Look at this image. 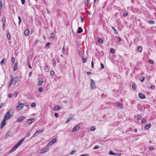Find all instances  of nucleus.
<instances>
[{"label": "nucleus", "mask_w": 156, "mask_h": 156, "mask_svg": "<svg viewBox=\"0 0 156 156\" xmlns=\"http://www.w3.org/2000/svg\"><path fill=\"white\" fill-rule=\"evenodd\" d=\"M15 58L14 57H12L11 58V62L12 63H14L15 62Z\"/></svg>", "instance_id": "f704fd0d"}, {"label": "nucleus", "mask_w": 156, "mask_h": 156, "mask_svg": "<svg viewBox=\"0 0 156 156\" xmlns=\"http://www.w3.org/2000/svg\"><path fill=\"white\" fill-rule=\"evenodd\" d=\"M60 108H61L60 106L58 105V106H55V107H54V108H53V110H54V111H57V110H58L60 109Z\"/></svg>", "instance_id": "4468645a"}, {"label": "nucleus", "mask_w": 156, "mask_h": 156, "mask_svg": "<svg viewBox=\"0 0 156 156\" xmlns=\"http://www.w3.org/2000/svg\"><path fill=\"white\" fill-rule=\"evenodd\" d=\"M44 131V130L42 129V130H38L35 132L34 134L33 135V137H34L36 136H37L38 135V134H40L42 133V132Z\"/></svg>", "instance_id": "9d476101"}, {"label": "nucleus", "mask_w": 156, "mask_h": 156, "mask_svg": "<svg viewBox=\"0 0 156 156\" xmlns=\"http://www.w3.org/2000/svg\"><path fill=\"white\" fill-rule=\"evenodd\" d=\"M117 39L118 41H121V38L119 37H117Z\"/></svg>", "instance_id": "8fccbe9b"}, {"label": "nucleus", "mask_w": 156, "mask_h": 156, "mask_svg": "<svg viewBox=\"0 0 156 156\" xmlns=\"http://www.w3.org/2000/svg\"><path fill=\"white\" fill-rule=\"evenodd\" d=\"M83 31V30L82 29V28L81 27H79L78 28L77 30V33L78 34H80L81 32H82Z\"/></svg>", "instance_id": "a211bd4d"}, {"label": "nucleus", "mask_w": 156, "mask_h": 156, "mask_svg": "<svg viewBox=\"0 0 156 156\" xmlns=\"http://www.w3.org/2000/svg\"><path fill=\"white\" fill-rule=\"evenodd\" d=\"M48 150H49L48 148L47 147L45 148L44 149H42L41 150L40 153L41 154H43V153L47 152Z\"/></svg>", "instance_id": "9b49d317"}, {"label": "nucleus", "mask_w": 156, "mask_h": 156, "mask_svg": "<svg viewBox=\"0 0 156 156\" xmlns=\"http://www.w3.org/2000/svg\"><path fill=\"white\" fill-rule=\"evenodd\" d=\"M52 63L53 66L55 67L56 65V62L54 59H53L52 61Z\"/></svg>", "instance_id": "412c9836"}, {"label": "nucleus", "mask_w": 156, "mask_h": 156, "mask_svg": "<svg viewBox=\"0 0 156 156\" xmlns=\"http://www.w3.org/2000/svg\"><path fill=\"white\" fill-rule=\"evenodd\" d=\"M89 2L86 1V2L85 3V6H87L89 4Z\"/></svg>", "instance_id": "4d7b16f0"}, {"label": "nucleus", "mask_w": 156, "mask_h": 156, "mask_svg": "<svg viewBox=\"0 0 156 156\" xmlns=\"http://www.w3.org/2000/svg\"><path fill=\"white\" fill-rule=\"evenodd\" d=\"M18 18L19 19V24L20 25L21 22V19L19 16L18 17Z\"/></svg>", "instance_id": "4c0bfd02"}, {"label": "nucleus", "mask_w": 156, "mask_h": 156, "mask_svg": "<svg viewBox=\"0 0 156 156\" xmlns=\"http://www.w3.org/2000/svg\"><path fill=\"white\" fill-rule=\"evenodd\" d=\"M138 96L141 99H144L145 98V95L141 93H139L138 94Z\"/></svg>", "instance_id": "f8f14e48"}, {"label": "nucleus", "mask_w": 156, "mask_h": 156, "mask_svg": "<svg viewBox=\"0 0 156 156\" xmlns=\"http://www.w3.org/2000/svg\"><path fill=\"white\" fill-rule=\"evenodd\" d=\"M62 51L63 53V54H64L65 53V48L64 47L62 49Z\"/></svg>", "instance_id": "864d4df0"}, {"label": "nucleus", "mask_w": 156, "mask_h": 156, "mask_svg": "<svg viewBox=\"0 0 156 156\" xmlns=\"http://www.w3.org/2000/svg\"><path fill=\"white\" fill-rule=\"evenodd\" d=\"M6 123V120L3 118L1 122L0 128L2 129Z\"/></svg>", "instance_id": "0eeeda50"}, {"label": "nucleus", "mask_w": 156, "mask_h": 156, "mask_svg": "<svg viewBox=\"0 0 156 156\" xmlns=\"http://www.w3.org/2000/svg\"><path fill=\"white\" fill-rule=\"evenodd\" d=\"M28 67L32 69V67L30 65V64L29 62H28Z\"/></svg>", "instance_id": "6e6d98bb"}, {"label": "nucleus", "mask_w": 156, "mask_h": 156, "mask_svg": "<svg viewBox=\"0 0 156 156\" xmlns=\"http://www.w3.org/2000/svg\"><path fill=\"white\" fill-rule=\"evenodd\" d=\"M35 121L34 119L31 118L28 120H27V123L29 124H30L32 123V122H34Z\"/></svg>", "instance_id": "ddd939ff"}, {"label": "nucleus", "mask_w": 156, "mask_h": 156, "mask_svg": "<svg viewBox=\"0 0 156 156\" xmlns=\"http://www.w3.org/2000/svg\"><path fill=\"white\" fill-rule=\"evenodd\" d=\"M110 51L111 53L113 54L115 53V51L112 48H111L110 49Z\"/></svg>", "instance_id": "473e14b6"}, {"label": "nucleus", "mask_w": 156, "mask_h": 156, "mask_svg": "<svg viewBox=\"0 0 156 156\" xmlns=\"http://www.w3.org/2000/svg\"><path fill=\"white\" fill-rule=\"evenodd\" d=\"M148 62H149L151 63V64H153V60H151V59H149V60H148Z\"/></svg>", "instance_id": "a19ab883"}, {"label": "nucleus", "mask_w": 156, "mask_h": 156, "mask_svg": "<svg viewBox=\"0 0 156 156\" xmlns=\"http://www.w3.org/2000/svg\"><path fill=\"white\" fill-rule=\"evenodd\" d=\"M55 115L56 117H58V114L57 113L55 114Z\"/></svg>", "instance_id": "338daca9"}, {"label": "nucleus", "mask_w": 156, "mask_h": 156, "mask_svg": "<svg viewBox=\"0 0 156 156\" xmlns=\"http://www.w3.org/2000/svg\"><path fill=\"white\" fill-rule=\"evenodd\" d=\"M31 106L33 107H34L36 106V104L34 102H33L31 105Z\"/></svg>", "instance_id": "7c9ffc66"}, {"label": "nucleus", "mask_w": 156, "mask_h": 156, "mask_svg": "<svg viewBox=\"0 0 156 156\" xmlns=\"http://www.w3.org/2000/svg\"><path fill=\"white\" fill-rule=\"evenodd\" d=\"M50 74L52 76H54L55 75L54 72L53 71H51V72Z\"/></svg>", "instance_id": "ea45409f"}, {"label": "nucleus", "mask_w": 156, "mask_h": 156, "mask_svg": "<svg viewBox=\"0 0 156 156\" xmlns=\"http://www.w3.org/2000/svg\"><path fill=\"white\" fill-rule=\"evenodd\" d=\"M18 93L16 92L14 93L13 94V95L15 97H16Z\"/></svg>", "instance_id": "3c124183"}, {"label": "nucleus", "mask_w": 156, "mask_h": 156, "mask_svg": "<svg viewBox=\"0 0 156 156\" xmlns=\"http://www.w3.org/2000/svg\"><path fill=\"white\" fill-rule=\"evenodd\" d=\"M26 118L25 117L21 116L18 118L16 120V122H20Z\"/></svg>", "instance_id": "6e6552de"}, {"label": "nucleus", "mask_w": 156, "mask_h": 156, "mask_svg": "<svg viewBox=\"0 0 156 156\" xmlns=\"http://www.w3.org/2000/svg\"><path fill=\"white\" fill-rule=\"evenodd\" d=\"M87 60V58H84L83 57V63H85Z\"/></svg>", "instance_id": "79ce46f5"}, {"label": "nucleus", "mask_w": 156, "mask_h": 156, "mask_svg": "<svg viewBox=\"0 0 156 156\" xmlns=\"http://www.w3.org/2000/svg\"><path fill=\"white\" fill-rule=\"evenodd\" d=\"M80 129V126L79 125H77L74 127L73 128L72 132H75L77 130H79Z\"/></svg>", "instance_id": "423d86ee"}, {"label": "nucleus", "mask_w": 156, "mask_h": 156, "mask_svg": "<svg viewBox=\"0 0 156 156\" xmlns=\"http://www.w3.org/2000/svg\"><path fill=\"white\" fill-rule=\"evenodd\" d=\"M18 66V63L17 62H16L13 68V70L14 71H15L17 69V67Z\"/></svg>", "instance_id": "6ab92c4d"}, {"label": "nucleus", "mask_w": 156, "mask_h": 156, "mask_svg": "<svg viewBox=\"0 0 156 156\" xmlns=\"http://www.w3.org/2000/svg\"><path fill=\"white\" fill-rule=\"evenodd\" d=\"M91 67L93 68H94V62L93 60L91 62Z\"/></svg>", "instance_id": "09e8293b"}, {"label": "nucleus", "mask_w": 156, "mask_h": 156, "mask_svg": "<svg viewBox=\"0 0 156 156\" xmlns=\"http://www.w3.org/2000/svg\"><path fill=\"white\" fill-rule=\"evenodd\" d=\"M137 50L141 52L142 50V49L141 47H138L137 48Z\"/></svg>", "instance_id": "58836bf2"}, {"label": "nucleus", "mask_w": 156, "mask_h": 156, "mask_svg": "<svg viewBox=\"0 0 156 156\" xmlns=\"http://www.w3.org/2000/svg\"><path fill=\"white\" fill-rule=\"evenodd\" d=\"M44 70L46 71H48L49 70V67L47 65H45L44 67Z\"/></svg>", "instance_id": "393cba45"}, {"label": "nucleus", "mask_w": 156, "mask_h": 156, "mask_svg": "<svg viewBox=\"0 0 156 156\" xmlns=\"http://www.w3.org/2000/svg\"><path fill=\"white\" fill-rule=\"evenodd\" d=\"M90 81V88L92 89H94L96 88V86L95 85L94 81L91 79Z\"/></svg>", "instance_id": "20e7f679"}, {"label": "nucleus", "mask_w": 156, "mask_h": 156, "mask_svg": "<svg viewBox=\"0 0 156 156\" xmlns=\"http://www.w3.org/2000/svg\"><path fill=\"white\" fill-rule=\"evenodd\" d=\"M132 88L134 89L135 90L136 89V86L135 84H133L132 85Z\"/></svg>", "instance_id": "e433bc0d"}, {"label": "nucleus", "mask_w": 156, "mask_h": 156, "mask_svg": "<svg viewBox=\"0 0 156 156\" xmlns=\"http://www.w3.org/2000/svg\"><path fill=\"white\" fill-rule=\"evenodd\" d=\"M151 126V125L150 123L146 124L145 125V129H148Z\"/></svg>", "instance_id": "2eb2a0df"}, {"label": "nucleus", "mask_w": 156, "mask_h": 156, "mask_svg": "<svg viewBox=\"0 0 156 156\" xmlns=\"http://www.w3.org/2000/svg\"><path fill=\"white\" fill-rule=\"evenodd\" d=\"M52 142V143L53 144L55 143H56L57 141V140L56 138H55L52 140H51Z\"/></svg>", "instance_id": "cd10ccee"}, {"label": "nucleus", "mask_w": 156, "mask_h": 156, "mask_svg": "<svg viewBox=\"0 0 156 156\" xmlns=\"http://www.w3.org/2000/svg\"><path fill=\"white\" fill-rule=\"evenodd\" d=\"M24 141V139L22 138L19 141L18 143L11 149V152H13Z\"/></svg>", "instance_id": "7ed1b4c3"}, {"label": "nucleus", "mask_w": 156, "mask_h": 156, "mask_svg": "<svg viewBox=\"0 0 156 156\" xmlns=\"http://www.w3.org/2000/svg\"><path fill=\"white\" fill-rule=\"evenodd\" d=\"M99 146L98 145L95 146L94 147V150L97 149L99 148Z\"/></svg>", "instance_id": "c03bdc74"}, {"label": "nucleus", "mask_w": 156, "mask_h": 156, "mask_svg": "<svg viewBox=\"0 0 156 156\" xmlns=\"http://www.w3.org/2000/svg\"><path fill=\"white\" fill-rule=\"evenodd\" d=\"M43 88L42 87H40L38 89V91L39 92H41L43 91Z\"/></svg>", "instance_id": "2f4dec72"}, {"label": "nucleus", "mask_w": 156, "mask_h": 156, "mask_svg": "<svg viewBox=\"0 0 156 156\" xmlns=\"http://www.w3.org/2000/svg\"><path fill=\"white\" fill-rule=\"evenodd\" d=\"M141 122L143 123H144L146 122V121L145 119H142L141 120Z\"/></svg>", "instance_id": "72a5a7b5"}, {"label": "nucleus", "mask_w": 156, "mask_h": 156, "mask_svg": "<svg viewBox=\"0 0 156 156\" xmlns=\"http://www.w3.org/2000/svg\"><path fill=\"white\" fill-rule=\"evenodd\" d=\"M71 119H72V118L71 117H69L67 121H66V123H67L69 122V121H70V120H71Z\"/></svg>", "instance_id": "c756f323"}, {"label": "nucleus", "mask_w": 156, "mask_h": 156, "mask_svg": "<svg viewBox=\"0 0 156 156\" xmlns=\"http://www.w3.org/2000/svg\"><path fill=\"white\" fill-rule=\"evenodd\" d=\"M88 156V154H83L81 155L80 156Z\"/></svg>", "instance_id": "69168bd1"}, {"label": "nucleus", "mask_w": 156, "mask_h": 156, "mask_svg": "<svg viewBox=\"0 0 156 156\" xmlns=\"http://www.w3.org/2000/svg\"><path fill=\"white\" fill-rule=\"evenodd\" d=\"M43 82L41 80H40L39 81L38 84L39 85L41 86L42 85Z\"/></svg>", "instance_id": "bb28decb"}, {"label": "nucleus", "mask_w": 156, "mask_h": 156, "mask_svg": "<svg viewBox=\"0 0 156 156\" xmlns=\"http://www.w3.org/2000/svg\"><path fill=\"white\" fill-rule=\"evenodd\" d=\"M10 132L9 131H7L5 134V139H7L8 138V137L10 136Z\"/></svg>", "instance_id": "f3484780"}, {"label": "nucleus", "mask_w": 156, "mask_h": 156, "mask_svg": "<svg viewBox=\"0 0 156 156\" xmlns=\"http://www.w3.org/2000/svg\"><path fill=\"white\" fill-rule=\"evenodd\" d=\"M84 20V18H82L81 17V22L82 23L83 22Z\"/></svg>", "instance_id": "052dcab7"}, {"label": "nucleus", "mask_w": 156, "mask_h": 156, "mask_svg": "<svg viewBox=\"0 0 156 156\" xmlns=\"http://www.w3.org/2000/svg\"><path fill=\"white\" fill-rule=\"evenodd\" d=\"M87 74L88 75H90L91 74V73L90 72H87Z\"/></svg>", "instance_id": "680f3d73"}, {"label": "nucleus", "mask_w": 156, "mask_h": 156, "mask_svg": "<svg viewBox=\"0 0 156 156\" xmlns=\"http://www.w3.org/2000/svg\"><path fill=\"white\" fill-rule=\"evenodd\" d=\"M6 19L5 17H3L2 19V21L3 22H5V21Z\"/></svg>", "instance_id": "bf43d9fd"}, {"label": "nucleus", "mask_w": 156, "mask_h": 156, "mask_svg": "<svg viewBox=\"0 0 156 156\" xmlns=\"http://www.w3.org/2000/svg\"><path fill=\"white\" fill-rule=\"evenodd\" d=\"M151 88L152 89H155V87L154 86H153V85H152L151 86Z\"/></svg>", "instance_id": "13d9d810"}, {"label": "nucleus", "mask_w": 156, "mask_h": 156, "mask_svg": "<svg viewBox=\"0 0 156 156\" xmlns=\"http://www.w3.org/2000/svg\"><path fill=\"white\" fill-rule=\"evenodd\" d=\"M24 34L26 36H27L29 34V31L28 30H26L24 31Z\"/></svg>", "instance_id": "dca6fc26"}, {"label": "nucleus", "mask_w": 156, "mask_h": 156, "mask_svg": "<svg viewBox=\"0 0 156 156\" xmlns=\"http://www.w3.org/2000/svg\"><path fill=\"white\" fill-rule=\"evenodd\" d=\"M4 58H3L1 62L0 63L1 65H2L4 63Z\"/></svg>", "instance_id": "603ef678"}, {"label": "nucleus", "mask_w": 156, "mask_h": 156, "mask_svg": "<svg viewBox=\"0 0 156 156\" xmlns=\"http://www.w3.org/2000/svg\"><path fill=\"white\" fill-rule=\"evenodd\" d=\"M10 83H9L8 86L9 87H10L12 84H15L18 80L17 77H15L14 78V79H13V77L12 75H11L10 76Z\"/></svg>", "instance_id": "f257e3e1"}, {"label": "nucleus", "mask_w": 156, "mask_h": 156, "mask_svg": "<svg viewBox=\"0 0 156 156\" xmlns=\"http://www.w3.org/2000/svg\"><path fill=\"white\" fill-rule=\"evenodd\" d=\"M141 118V116L140 115H138L137 116V119H138L140 120Z\"/></svg>", "instance_id": "de8ad7c7"}, {"label": "nucleus", "mask_w": 156, "mask_h": 156, "mask_svg": "<svg viewBox=\"0 0 156 156\" xmlns=\"http://www.w3.org/2000/svg\"><path fill=\"white\" fill-rule=\"evenodd\" d=\"M21 3L22 5L24 4L25 2V0H21Z\"/></svg>", "instance_id": "5fc2aeb1"}, {"label": "nucleus", "mask_w": 156, "mask_h": 156, "mask_svg": "<svg viewBox=\"0 0 156 156\" xmlns=\"http://www.w3.org/2000/svg\"><path fill=\"white\" fill-rule=\"evenodd\" d=\"M101 69H104V66L103 64L102 63H101Z\"/></svg>", "instance_id": "a18cd8bd"}, {"label": "nucleus", "mask_w": 156, "mask_h": 156, "mask_svg": "<svg viewBox=\"0 0 156 156\" xmlns=\"http://www.w3.org/2000/svg\"><path fill=\"white\" fill-rule=\"evenodd\" d=\"M2 8V1L0 0V9H1Z\"/></svg>", "instance_id": "c9c22d12"}, {"label": "nucleus", "mask_w": 156, "mask_h": 156, "mask_svg": "<svg viewBox=\"0 0 156 156\" xmlns=\"http://www.w3.org/2000/svg\"><path fill=\"white\" fill-rule=\"evenodd\" d=\"M140 80L141 81V82H143L144 80V77L143 76H141L140 77Z\"/></svg>", "instance_id": "b1692460"}, {"label": "nucleus", "mask_w": 156, "mask_h": 156, "mask_svg": "<svg viewBox=\"0 0 156 156\" xmlns=\"http://www.w3.org/2000/svg\"><path fill=\"white\" fill-rule=\"evenodd\" d=\"M75 152V151H72L71 153H70V154H71V155H72L73 154H74V153Z\"/></svg>", "instance_id": "774afa93"}, {"label": "nucleus", "mask_w": 156, "mask_h": 156, "mask_svg": "<svg viewBox=\"0 0 156 156\" xmlns=\"http://www.w3.org/2000/svg\"><path fill=\"white\" fill-rule=\"evenodd\" d=\"M98 41L100 44H102L103 43L102 40L100 38H98Z\"/></svg>", "instance_id": "4be33fe9"}, {"label": "nucleus", "mask_w": 156, "mask_h": 156, "mask_svg": "<svg viewBox=\"0 0 156 156\" xmlns=\"http://www.w3.org/2000/svg\"><path fill=\"white\" fill-rule=\"evenodd\" d=\"M23 107H24V106L27 107L28 105V104L26 103L23 104Z\"/></svg>", "instance_id": "49530a36"}, {"label": "nucleus", "mask_w": 156, "mask_h": 156, "mask_svg": "<svg viewBox=\"0 0 156 156\" xmlns=\"http://www.w3.org/2000/svg\"><path fill=\"white\" fill-rule=\"evenodd\" d=\"M7 38L8 40H9L10 39V34L9 33H8L7 34Z\"/></svg>", "instance_id": "c85d7f7f"}, {"label": "nucleus", "mask_w": 156, "mask_h": 156, "mask_svg": "<svg viewBox=\"0 0 156 156\" xmlns=\"http://www.w3.org/2000/svg\"><path fill=\"white\" fill-rule=\"evenodd\" d=\"M52 144H53L52 143V141H51L50 142H49L48 144L47 145V147H48L49 146L52 145Z\"/></svg>", "instance_id": "a878e982"}, {"label": "nucleus", "mask_w": 156, "mask_h": 156, "mask_svg": "<svg viewBox=\"0 0 156 156\" xmlns=\"http://www.w3.org/2000/svg\"><path fill=\"white\" fill-rule=\"evenodd\" d=\"M112 28L113 30L114 31V32L115 34H117L118 33L116 29H115V28L114 27H112Z\"/></svg>", "instance_id": "5701e85b"}, {"label": "nucleus", "mask_w": 156, "mask_h": 156, "mask_svg": "<svg viewBox=\"0 0 156 156\" xmlns=\"http://www.w3.org/2000/svg\"><path fill=\"white\" fill-rule=\"evenodd\" d=\"M13 111L12 110H9L5 114L4 119L8 120L13 115Z\"/></svg>", "instance_id": "f03ea898"}, {"label": "nucleus", "mask_w": 156, "mask_h": 156, "mask_svg": "<svg viewBox=\"0 0 156 156\" xmlns=\"http://www.w3.org/2000/svg\"><path fill=\"white\" fill-rule=\"evenodd\" d=\"M109 154L111 155L119 156H120L121 155V154L120 153H115L113 152L112 151H110L109 152Z\"/></svg>", "instance_id": "1a4fd4ad"}, {"label": "nucleus", "mask_w": 156, "mask_h": 156, "mask_svg": "<svg viewBox=\"0 0 156 156\" xmlns=\"http://www.w3.org/2000/svg\"><path fill=\"white\" fill-rule=\"evenodd\" d=\"M117 104L118 105V107H119L120 108H122V105L121 103L119 102H117Z\"/></svg>", "instance_id": "aec40b11"}, {"label": "nucleus", "mask_w": 156, "mask_h": 156, "mask_svg": "<svg viewBox=\"0 0 156 156\" xmlns=\"http://www.w3.org/2000/svg\"><path fill=\"white\" fill-rule=\"evenodd\" d=\"M154 148L152 147H149V149L150 150H152Z\"/></svg>", "instance_id": "0e129e2a"}, {"label": "nucleus", "mask_w": 156, "mask_h": 156, "mask_svg": "<svg viewBox=\"0 0 156 156\" xmlns=\"http://www.w3.org/2000/svg\"><path fill=\"white\" fill-rule=\"evenodd\" d=\"M50 44H51V43H48L46 44V47H48V46H49Z\"/></svg>", "instance_id": "e2e57ef3"}, {"label": "nucleus", "mask_w": 156, "mask_h": 156, "mask_svg": "<svg viewBox=\"0 0 156 156\" xmlns=\"http://www.w3.org/2000/svg\"><path fill=\"white\" fill-rule=\"evenodd\" d=\"M18 104L19 105L16 107V109L17 110H20L22 109L23 107L22 103L18 102Z\"/></svg>", "instance_id": "39448f33"}, {"label": "nucleus", "mask_w": 156, "mask_h": 156, "mask_svg": "<svg viewBox=\"0 0 156 156\" xmlns=\"http://www.w3.org/2000/svg\"><path fill=\"white\" fill-rule=\"evenodd\" d=\"M50 37L52 38H54V34L52 33L51 34Z\"/></svg>", "instance_id": "37998d69"}]
</instances>
